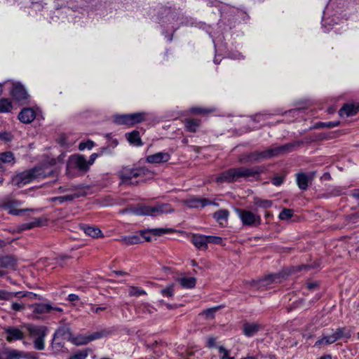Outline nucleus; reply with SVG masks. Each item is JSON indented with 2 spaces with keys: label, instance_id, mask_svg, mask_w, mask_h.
<instances>
[{
  "label": "nucleus",
  "instance_id": "ddd939ff",
  "mask_svg": "<svg viewBox=\"0 0 359 359\" xmlns=\"http://www.w3.org/2000/svg\"><path fill=\"white\" fill-rule=\"evenodd\" d=\"M237 181L236 172L235 168H230L223 172H222L217 178L216 182L217 183H231Z\"/></svg>",
  "mask_w": 359,
  "mask_h": 359
},
{
  "label": "nucleus",
  "instance_id": "7ed1b4c3",
  "mask_svg": "<svg viewBox=\"0 0 359 359\" xmlns=\"http://www.w3.org/2000/svg\"><path fill=\"white\" fill-rule=\"evenodd\" d=\"M172 211L173 208L171 207L170 204L162 203L156 205L152 207L143 206L138 210L137 214L142 215L157 216L161 214L170 213Z\"/></svg>",
  "mask_w": 359,
  "mask_h": 359
},
{
  "label": "nucleus",
  "instance_id": "0e129e2a",
  "mask_svg": "<svg viewBox=\"0 0 359 359\" xmlns=\"http://www.w3.org/2000/svg\"><path fill=\"white\" fill-rule=\"evenodd\" d=\"M67 299L71 302H74L78 301L79 299V297L77 294H69Z\"/></svg>",
  "mask_w": 359,
  "mask_h": 359
},
{
  "label": "nucleus",
  "instance_id": "bf43d9fd",
  "mask_svg": "<svg viewBox=\"0 0 359 359\" xmlns=\"http://www.w3.org/2000/svg\"><path fill=\"white\" fill-rule=\"evenodd\" d=\"M88 356L86 352H79L72 355L69 359H86Z\"/></svg>",
  "mask_w": 359,
  "mask_h": 359
},
{
  "label": "nucleus",
  "instance_id": "37998d69",
  "mask_svg": "<svg viewBox=\"0 0 359 359\" xmlns=\"http://www.w3.org/2000/svg\"><path fill=\"white\" fill-rule=\"evenodd\" d=\"M294 211L291 209L285 208L279 214V219L281 220L289 219L292 217Z\"/></svg>",
  "mask_w": 359,
  "mask_h": 359
},
{
  "label": "nucleus",
  "instance_id": "c03bdc74",
  "mask_svg": "<svg viewBox=\"0 0 359 359\" xmlns=\"http://www.w3.org/2000/svg\"><path fill=\"white\" fill-rule=\"evenodd\" d=\"M128 293L130 296H140L147 294L145 290L135 286L130 287Z\"/></svg>",
  "mask_w": 359,
  "mask_h": 359
},
{
  "label": "nucleus",
  "instance_id": "3c124183",
  "mask_svg": "<svg viewBox=\"0 0 359 359\" xmlns=\"http://www.w3.org/2000/svg\"><path fill=\"white\" fill-rule=\"evenodd\" d=\"M161 292L162 295L164 297H172L174 294L173 285H170L168 286L167 287L161 290Z\"/></svg>",
  "mask_w": 359,
  "mask_h": 359
},
{
  "label": "nucleus",
  "instance_id": "423d86ee",
  "mask_svg": "<svg viewBox=\"0 0 359 359\" xmlns=\"http://www.w3.org/2000/svg\"><path fill=\"white\" fill-rule=\"evenodd\" d=\"M32 312L36 315H43L46 313H62L63 309L52 304H35L30 306Z\"/></svg>",
  "mask_w": 359,
  "mask_h": 359
},
{
  "label": "nucleus",
  "instance_id": "052dcab7",
  "mask_svg": "<svg viewBox=\"0 0 359 359\" xmlns=\"http://www.w3.org/2000/svg\"><path fill=\"white\" fill-rule=\"evenodd\" d=\"M284 177L282 176H277L272 179V184L275 186H280L283 184Z\"/></svg>",
  "mask_w": 359,
  "mask_h": 359
},
{
  "label": "nucleus",
  "instance_id": "49530a36",
  "mask_svg": "<svg viewBox=\"0 0 359 359\" xmlns=\"http://www.w3.org/2000/svg\"><path fill=\"white\" fill-rule=\"evenodd\" d=\"M14 138L13 135L8 131L0 132V140L5 142H11Z\"/></svg>",
  "mask_w": 359,
  "mask_h": 359
},
{
  "label": "nucleus",
  "instance_id": "09e8293b",
  "mask_svg": "<svg viewBox=\"0 0 359 359\" xmlns=\"http://www.w3.org/2000/svg\"><path fill=\"white\" fill-rule=\"evenodd\" d=\"M220 309V306H215L212 308L208 309L203 312V314L205 316L206 318H212L215 313Z\"/></svg>",
  "mask_w": 359,
  "mask_h": 359
},
{
  "label": "nucleus",
  "instance_id": "f03ea898",
  "mask_svg": "<svg viewBox=\"0 0 359 359\" xmlns=\"http://www.w3.org/2000/svg\"><path fill=\"white\" fill-rule=\"evenodd\" d=\"M294 271V268L284 269L277 273L269 274L262 279L253 280L252 285L257 288H260L262 287H266L274 283H280L283 279L286 278Z\"/></svg>",
  "mask_w": 359,
  "mask_h": 359
},
{
  "label": "nucleus",
  "instance_id": "2f4dec72",
  "mask_svg": "<svg viewBox=\"0 0 359 359\" xmlns=\"http://www.w3.org/2000/svg\"><path fill=\"white\" fill-rule=\"evenodd\" d=\"M120 241L126 245H135L141 243V236L138 234L123 236L120 239Z\"/></svg>",
  "mask_w": 359,
  "mask_h": 359
},
{
  "label": "nucleus",
  "instance_id": "c756f323",
  "mask_svg": "<svg viewBox=\"0 0 359 359\" xmlns=\"http://www.w3.org/2000/svg\"><path fill=\"white\" fill-rule=\"evenodd\" d=\"M147 114L146 112H137L130 114V126L136 123H142L146 120Z\"/></svg>",
  "mask_w": 359,
  "mask_h": 359
},
{
  "label": "nucleus",
  "instance_id": "393cba45",
  "mask_svg": "<svg viewBox=\"0 0 359 359\" xmlns=\"http://www.w3.org/2000/svg\"><path fill=\"white\" fill-rule=\"evenodd\" d=\"M184 123L187 131L196 133L201 125V121L196 118H186Z\"/></svg>",
  "mask_w": 359,
  "mask_h": 359
},
{
  "label": "nucleus",
  "instance_id": "5fc2aeb1",
  "mask_svg": "<svg viewBox=\"0 0 359 359\" xmlns=\"http://www.w3.org/2000/svg\"><path fill=\"white\" fill-rule=\"evenodd\" d=\"M206 238H207V244H208V243L219 244L222 241V238L219 237V236H206Z\"/></svg>",
  "mask_w": 359,
  "mask_h": 359
},
{
  "label": "nucleus",
  "instance_id": "4be33fe9",
  "mask_svg": "<svg viewBox=\"0 0 359 359\" xmlns=\"http://www.w3.org/2000/svg\"><path fill=\"white\" fill-rule=\"evenodd\" d=\"M358 111V107L353 104H346L339 111L340 116L348 117L356 114Z\"/></svg>",
  "mask_w": 359,
  "mask_h": 359
},
{
  "label": "nucleus",
  "instance_id": "4c0bfd02",
  "mask_svg": "<svg viewBox=\"0 0 359 359\" xmlns=\"http://www.w3.org/2000/svg\"><path fill=\"white\" fill-rule=\"evenodd\" d=\"M12 109V103L8 99L0 100V113L9 112Z\"/></svg>",
  "mask_w": 359,
  "mask_h": 359
},
{
  "label": "nucleus",
  "instance_id": "4468645a",
  "mask_svg": "<svg viewBox=\"0 0 359 359\" xmlns=\"http://www.w3.org/2000/svg\"><path fill=\"white\" fill-rule=\"evenodd\" d=\"M213 203L205 198L193 197L187 201V204L191 208H204Z\"/></svg>",
  "mask_w": 359,
  "mask_h": 359
},
{
  "label": "nucleus",
  "instance_id": "6e6d98bb",
  "mask_svg": "<svg viewBox=\"0 0 359 359\" xmlns=\"http://www.w3.org/2000/svg\"><path fill=\"white\" fill-rule=\"evenodd\" d=\"M94 142L91 140H88L86 142H81L79 146V149L80 150H83L85 149H90L94 147Z\"/></svg>",
  "mask_w": 359,
  "mask_h": 359
},
{
  "label": "nucleus",
  "instance_id": "f704fd0d",
  "mask_svg": "<svg viewBox=\"0 0 359 359\" xmlns=\"http://www.w3.org/2000/svg\"><path fill=\"white\" fill-rule=\"evenodd\" d=\"M182 287L186 288H193L196 285V280L194 277H183L179 280Z\"/></svg>",
  "mask_w": 359,
  "mask_h": 359
},
{
  "label": "nucleus",
  "instance_id": "bb28decb",
  "mask_svg": "<svg viewBox=\"0 0 359 359\" xmlns=\"http://www.w3.org/2000/svg\"><path fill=\"white\" fill-rule=\"evenodd\" d=\"M15 158L14 154L11 151H5L0 154V168L2 163L14 164Z\"/></svg>",
  "mask_w": 359,
  "mask_h": 359
},
{
  "label": "nucleus",
  "instance_id": "473e14b6",
  "mask_svg": "<svg viewBox=\"0 0 359 359\" xmlns=\"http://www.w3.org/2000/svg\"><path fill=\"white\" fill-rule=\"evenodd\" d=\"M333 333L337 341L342 338L349 339L351 337L350 330L346 327H339Z\"/></svg>",
  "mask_w": 359,
  "mask_h": 359
},
{
  "label": "nucleus",
  "instance_id": "58836bf2",
  "mask_svg": "<svg viewBox=\"0 0 359 359\" xmlns=\"http://www.w3.org/2000/svg\"><path fill=\"white\" fill-rule=\"evenodd\" d=\"M22 294V292H8L5 290H0V299L9 300L14 297H18Z\"/></svg>",
  "mask_w": 359,
  "mask_h": 359
},
{
  "label": "nucleus",
  "instance_id": "c9c22d12",
  "mask_svg": "<svg viewBox=\"0 0 359 359\" xmlns=\"http://www.w3.org/2000/svg\"><path fill=\"white\" fill-rule=\"evenodd\" d=\"M130 114H120L114 116V121L120 125H127L130 126Z\"/></svg>",
  "mask_w": 359,
  "mask_h": 359
},
{
  "label": "nucleus",
  "instance_id": "338daca9",
  "mask_svg": "<svg viewBox=\"0 0 359 359\" xmlns=\"http://www.w3.org/2000/svg\"><path fill=\"white\" fill-rule=\"evenodd\" d=\"M97 156H98V154H96V153H93V154H91L90 156V159L88 161V165L93 164L94 163V161H95V159L97 158Z\"/></svg>",
  "mask_w": 359,
  "mask_h": 359
},
{
  "label": "nucleus",
  "instance_id": "864d4df0",
  "mask_svg": "<svg viewBox=\"0 0 359 359\" xmlns=\"http://www.w3.org/2000/svg\"><path fill=\"white\" fill-rule=\"evenodd\" d=\"M256 204L259 207L264 208H269L271 207L272 202L269 200H258L256 202Z\"/></svg>",
  "mask_w": 359,
  "mask_h": 359
},
{
  "label": "nucleus",
  "instance_id": "9b49d317",
  "mask_svg": "<svg viewBox=\"0 0 359 359\" xmlns=\"http://www.w3.org/2000/svg\"><path fill=\"white\" fill-rule=\"evenodd\" d=\"M18 267V259L12 255H0V268L16 270Z\"/></svg>",
  "mask_w": 359,
  "mask_h": 359
},
{
  "label": "nucleus",
  "instance_id": "13d9d810",
  "mask_svg": "<svg viewBox=\"0 0 359 359\" xmlns=\"http://www.w3.org/2000/svg\"><path fill=\"white\" fill-rule=\"evenodd\" d=\"M191 111L194 114H201L211 112L212 110H208L202 108L194 107L191 109Z\"/></svg>",
  "mask_w": 359,
  "mask_h": 359
},
{
  "label": "nucleus",
  "instance_id": "a19ab883",
  "mask_svg": "<svg viewBox=\"0 0 359 359\" xmlns=\"http://www.w3.org/2000/svg\"><path fill=\"white\" fill-rule=\"evenodd\" d=\"M39 225H40V221L38 219H36L35 221L21 224L20 226V231L32 229L34 227L39 226Z\"/></svg>",
  "mask_w": 359,
  "mask_h": 359
},
{
  "label": "nucleus",
  "instance_id": "f3484780",
  "mask_svg": "<svg viewBox=\"0 0 359 359\" xmlns=\"http://www.w3.org/2000/svg\"><path fill=\"white\" fill-rule=\"evenodd\" d=\"M31 337L35 339L39 337H46L47 334V328L44 326H36L28 325L26 326Z\"/></svg>",
  "mask_w": 359,
  "mask_h": 359
},
{
  "label": "nucleus",
  "instance_id": "9d476101",
  "mask_svg": "<svg viewBox=\"0 0 359 359\" xmlns=\"http://www.w3.org/2000/svg\"><path fill=\"white\" fill-rule=\"evenodd\" d=\"M173 230L172 229L168 228H155V229H148L147 230H142L140 231V236L141 238H144L146 241L149 242L151 241V238L148 233H151L154 236H161L163 234L172 232Z\"/></svg>",
  "mask_w": 359,
  "mask_h": 359
},
{
  "label": "nucleus",
  "instance_id": "2eb2a0df",
  "mask_svg": "<svg viewBox=\"0 0 359 359\" xmlns=\"http://www.w3.org/2000/svg\"><path fill=\"white\" fill-rule=\"evenodd\" d=\"M237 180L241 177H255L259 174V171L257 168H247L244 167L235 168Z\"/></svg>",
  "mask_w": 359,
  "mask_h": 359
},
{
  "label": "nucleus",
  "instance_id": "0eeeda50",
  "mask_svg": "<svg viewBox=\"0 0 359 359\" xmlns=\"http://www.w3.org/2000/svg\"><path fill=\"white\" fill-rule=\"evenodd\" d=\"M141 172L140 170H138V168H123L120 172H119V177L121 180V182L123 184H130V185H135L138 184V181H133V178H137L140 177V172Z\"/></svg>",
  "mask_w": 359,
  "mask_h": 359
},
{
  "label": "nucleus",
  "instance_id": "a18cd8bd",
  "mask_svg": "<svg viewBox=\"0 0 359 359\" xmlns=\"http://www.w3.org/2000/svg\"><path fill=\"white\" fill-rule=\"evenodd\" d=\"M72 342L76 345H83L89 343L88 336H77L72 339Z\"/></svg>",
  "mask_w": 359,
  "mask_h": 359
},
{
  "label": "nucleus",
  "instance_id": "de8ad7c7",
  "mask_svg": "<svg viewBox=\"0 0 359 359\" xmlns=\"http://www.w3.org/2000/svg\"><path fill=\"white\" fill-rule=\"evenodd\" d=\"M339 125V121H328V122H320L317 123L318 128H332Z\"/></svg>",
  "mask_w": 359,
  "mask_h": 359
},
{
  "label": "nucleus",
  "instance_id": "412c9836",
  "mask_svg": "<svg viewBox=\"0 0 359 359\" xmlns=\"http://www.w3.org/2000/svg\"><path fill=\"white\" fill-rule=\"evenodd\" d=\"M70 163L81 170H86L89 165L86 158L81 155L72 156Z\"/></svg>",
  "mask_w": 359,
  "mask_h": 359
},
{
  "label": "nucleus",
  "instance_id": "72a5a7b5",
  "mask_svg": "<svg viewBox=\"0 0 359 359\" xmlns=\"http://www.w3.org/2000/svg\"><path fill=\"white\" fill-rule=\"evenodd\" d=\"M229 215V212L225 209L219 210L215 212L213 215L214 219L220 224H222L223 221H226Z\"/></svg>",
  "mask_w": 359,
  "mask_h": 359
},
{
  "label": "nucleus",
  "instance_id": "ea45409f",
  "mask_svg": "<svg viewBox=\"0 0 359 359\" xmlns=\"http://www.w3.org/2000/svg\"><path fill=\"white\" fill-rule=\"evenodd\" d=\"M45 337H39L34 339V347L39 351H43L45 348L44 344Z\"/></svg>",
  "mask_w": 359,
  "mask_h": 359
},
{
  "label": "nucleus",
  "instance_id": "f257e3e1",
  "mask_svg": "<svg viewBox=\"0 0 359 359\" xmlns=\"http://www.w3.org/2000/svg\"><path fill=\"white\" fill-rule=\"evenodd\" d=\"M301 142H290L280 146L273 144L270 148L264 151H255L251 152L252 162H258L262 160L290 153L293 151L296 146H299Z\"/></svg>",
  "mask_w": 359,
  "mask_h": 359
},
{
  "label": "nucleus",
  "instance_id": "774afa93",
  "mask_svg": "<svg viewBox=\"0 0 359 359\" xmlns=\"http://www.w3.org/2000/svg\"><path fill=\"white\" fill-rule=\"evenodd\" d=\"M74 189V187H72L70 188H68V187H60L58 188V191L61 193H64V192H66V191H71V190H73Z\"/></svg>",
  "mask_w": 359,
  "mask_h": 359
},
{
  "label": "nucleus",
  "instance_id": "f8f14e48",
  "mask_svg": "<svg viewBox=\"0 0 359 359\" xmlns=\"http://www.w3.org/2000/svg\"><path fill=\"white\" fill-rule=\"evenodd\" d=\"M12 96L18 102L25 103L27 98L28 94L25 88L20 83H14L11 90Z\"/></svg>",
  "mask_w": 359,
  "mask_h": 359
},
{
  "label": "nucleus",
  "instance_id": "6ab92c4d",
  "mask_svg": "<svg viewBox=\"0 0 359 359\" xmlns=\"http://www.w3.org/2000/svg\"><path fill=\"white\" fill-rule=\"evenodd\" d=\"M311 180V177L304 172H299L296 175L297 184L302 190H306L308 188Z\"/></svg>",
  "mask_w": 359,
  "mask_h": 359
},
{
  "label": "nucleus",
  "instance_id": "8fccbe9b",
  "mask_svg": "<svg viewBox=\"0 0 359 359\" xmlns=\"http://www.w3.org/2000/svg\"><path fill=\"white\" fill-rule=\"evenodd\" d=\"M238 161L241 163H253L252 157H251V153L243 154L240 155L238 157Z\"/></svg>",
  "mask_w": 359,
  "mask_h": 359
},
{
  "label": "nucleus",
  "instance_id": "e433bc0d",
  "mask_svg": "<svg viewBox=\"0 0 359 359\" xmlns=\"http://www.w3.org/2000/svg\"><path fill=\"white\" fill-rule=\"evenodd\" d=\"M136 311L138 313H151L154 308L149 304L142 303L136 306Z\"/></svg>",
  "mask_w": 359,
  "mask_h": 359
},
{
  "label": "nucleus",
  "instance_id": "e2e57ef3",
  "mask_svg": "<svg viewBox=\"0 0 359 359\" xmlns=\"http://www.w3.org/2000/svg\"><path fill=\"white\" fill-rule=\"evenodd\" d=\"M107 309V306H91L90 311L95 313H99L100 311H105Z\"/></svg>",
  "mask_w": 359,
  "mask_h": 359
},
{
  "label": "nucleus",
  "instance_id": "aec40b11",
  "mask_svg": "<svg viewBox=\"0 0 359 359\" xmlns=\"http://www.w3.org/2000/svg\"><path fill=\"white\" fill-rule=\"evenodd\" d=\"M191 242L196 248L201 250H204L208 248L206 236L194 234L191 237Z\"/></svg>",
  "mask_w": 359,
  "mask_h": 359
},
{
  "label": "nucleus",
  "instance_id": "680f3d73",
  "mask_svg": "<svg viewBox=\"0 0 359 359\" xmlns=\"http://www.w3.org/2000/svg\"><path fill=\"white\" fill-rule=\"evenodd\" d=\"M11 309L15 311H20L25 309V305L20 303H13L11 304Z\"/></svg>",
  "mask_w": 359,
  "mask_h": 359
},
{
  "label": "nucleus",
  "instance_id": "c85d7f7f",
  "mask_svg": "<svg viewBox=\"0 0 359 359\" xmlns=\"http://www.w3.org/2000/svg\"><path fill=\"white\" fill-rule=\"evenodd\" d=\"M337 341L334 333L323 336L321 339H318L315 343V346L320 347L322 345H329Z\"/></svg>",
  "mask_w": 359,
  "mask_h": 359
},
{
  "label": "nucleus",
  "instance_id": "69168bd1",
  "mask_svg": "<svg viewBox=\"0 0 359 359\" xmlns=\"http://www.w3.org/2000/svg\"><path fill=\"white\" fill-rule=\"evenodd\" d=\"M208 346L209 348H212L215 346V338L210 337L208 339Z\"/></svg>",
  "mask_w": 359,
  "mask_h": 359
},
{
  "label": "nucleus",
  "instance_id": "cd10ccee",
  "mask_svg": "<svg viewBox=\"0 0 359 359\" xmlns=\"http://www.w3.org/2000/svg\"><path fill=\"white\" fill-rule=\"evenodd\" d=\"M81 228L86 235L90 236L92 238H99L102 236L101 230L95 226L83 225Z\"/></svg>",
  "mask_w": 359,
  "mask_h": 359
},
{
  "label": "nucleus",
  "instance_id": "4d7b16f0",
  "mask_svg": "<svg viewBox=\"0 0 359 359\" xmlns=\"http://www.w3.org/2000/svg\"><path fill=\"white\" fill-rule=\"evenodd\" d=\"M27 297L31 299H41L40 297L36 294H34L33 292H22V294H20L18 297Z\"/></svg>",
  "mask_w": 359,
  "mask_h": 359
},
{
  "label": "nucleus",
  "instance_id": "1a4fd4ad",
  "mask_svg": "<svg viewBox=\"0 0 359 359\" xmlns=\"http://www.w3.org/2000/svg\"><path fill=\"white\" fill-rule=\"evenodd\" d=\"M5 337L7 341L13 342L15 341L24 339L25 334L18 327L13 326H8L4 327Z\"/></svg>",
  "mask_w": 359,
  "mask_h": 359
},
{
  "label": "nucleus",
  "instance_id": "dca6fc26",
  "mask_svg": "<svg viewBox=\"0 0 359 359\" xmlns=\"http://www.w3.org/2000/svg\"><path fill=\"white\" fill-rule=\"evenodd\" d=\"M170 156L166 152H158L147 157V162L149 163H161L168 162Z\"/></svg>",
  "mask_w": 359,
  "mask_h": 359
},
{
  "label": "nucleus",
  "instance_id": "20e7f679",
  "mask_svg": "<svg viewBox=\"0 0 359 359\" xmlns=\"http://www.w3.org/2000/svg\"><path fill=\"white\" fill-rule=\"evenodd\" d=\"M39 175V170L34 168L29 171L23 172L14 176L12 179V183L18 187H22L24 185L31 182Z\"/></svg>",
  "mask_w": 359,
  "mask_h": 359
},
{
  "label": "nucleus",
  "instance_id": "79ce46f5",
  "mask_svg": "<svg viewBox=\"0 0 359 359\" xmlns=\"http://www.w3.org/2000/svg\"><path fill=\"white\" fill-rule=\"evenodd\" d=\"M220 359H235L234 357L229 356V351L223 346H217Z\"/></svg>",
  "mask_w": 359,
  "mask_h": 359
},
{
  "label": "nucleus",
  "instance_id": "6e6552de",
  "mask_svg": "<svg viewBox=\"0 0 359 359\" xmlns=\"http://www.w3.org/2000/svg\"><path fill=\"white\" fill-rule=\"evenodd\" d=\"M237 212L243 225L256 226L260 224V217L250 211L238 209Z\"/></svg>",
  "mask_w": 359,
  "mask_h": 359
},
{
  "label": "nucleus",
  "instance_id": "39448f33",
  "mask_svg": "<svg viewBox=\"0 0 359 359\" xmlns=\"http://www.w3.org/2000/svg\"><path fill=\"white\" fill-rule=\"evenodd\" d=\"M20 205V201L11 198H4L0 202V208L7 210L9 214L13 215H20L27 210V209H18L17 208Z\"/></svg>",
  "mask_w": 359,
  "mask_h": 359
},
{
  "label": "nucleus",
  "instance_id": "b1692460",
  "mask_svg": "<svg viewBox=\"0 0 359 359\" xmlns=\"http://www.w3.org/2000/svg\"><path fill=\"white\" fill-rule=\"evenodd\" d=\"M113 334V330L111 328H104L100 330L99 331H96L93 332L92 334L88 335V341H92L95 339L107 337Z\"/></svg>",
  "mask_w": 359,
  "mask_h": 359
},
{
  "label": "nucleus",
  "instance_id": "5701e85b",
  "mask_svg": "<svg viewBox=\"0 0 359 359\" xmlns=\"http://www.w3.org/2000/svg\"><path fill=\"white\" fill-rule=\"evenodd\" d=\"M261 327L258 323H245L243 325V334L247 337H252L260 330Z\"/></svg>",
  "mask_w": 359,
  "mask_h": 359
},
{
  "label": "nucleus",
  "instance_id": "603ef678",
  "mask_svg": "<svg viewBox=\"0 0 359 359\" xmlns=\"http://www.w3.org/2000/svg\"><path fill=\"white\" fill-rule=\"evenodd\" d=\"M138 170H140V171H141V172H139L140 174V177H152L154 175V172L145 167L138 168Z\"/></svg>",
  "mask_w": 359,
  "mask_h": 359
},
{
  "label": "nucleus",
  "instance_id": "a211bd4d",
  "mask_svg": "<svg viewBox=\"0 0 359 359\" xmlns=\"http://www.w3.org/2000/svg\"><path fill=\"white\" fill-rule=\"evenodd\" d=\"M35 117V111L31 108H25L18 114L19 120L23 123H31Z\"/></svg>",
  "mask_w": 359,
  "mask_h": 359
},
{
  "label": "nucleus",
  "instance_id": "7c9ffc66",
  "mask_svg": "<svg viewBox=\"0 0 359 359\" xmlns=\"http://www.w3.org/2000/svg\"><path fill=\"white\" fill-rule=\"evenodd\" d=\"M126 136L130 144H133L137 146H141L142 144L139 131L133 130L131 133L126 134Z\"/></svg>",
  "mask_w": 359,
  "mask_h": 359
},
{
  "label": "nucleus",
  "instance_id": "a878e982",
  "mask_svg": "<svg viewBox=\"0 0 359 359\" xmlns=\"http://www.w3.org/2000/svg\"><path fill=\"white\" fill-rule=\"evenodd\" d=\"M85 196L84 192H76L71 195H67V196H57V197H53L50 198V201H57L59 203L62 204L66 201H72L74 200L75 198H78L81 196Z\"/></svg>",
  "mask_w": 359,
  "mask_h": 359
}]
</instances>
